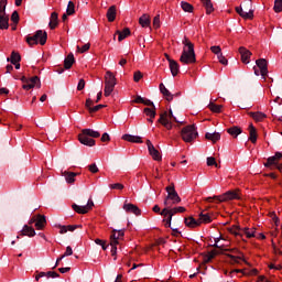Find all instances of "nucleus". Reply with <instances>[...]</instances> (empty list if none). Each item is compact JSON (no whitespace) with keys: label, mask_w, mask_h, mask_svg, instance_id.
Returning <instances> with one entry per match:
<instances>
[{"label":"nucleus","mask_w":282,"mask_h":282,"mask_svg":"<svg viewBox=\"0 0 282 282\" xmlns=\"http://www.w3.org/2000/svg\"><path fill=\"white\" fill-rule=\"evenodd\" d=\"M229 232L231 234V235H235V237H243V229H240L239 228V226H234L230 230H229Z\"/></svg>","instance_id":"40"},{"label":"nucleus","mask_w":282,"mask_h":282,"mask_svg":"<svg viewBox=\"0 0 282 282\" xmlns=\"http://www.w3.org/2000/svg\"><path fill=\"white\" fill-rule=\"evenodd\" d=\"M153 26L156 28V29L160 28V14L154 17Z\"/></svg>","instance_id":"63"},{"label":"nucleus","mask_w":282,"mask_h":282,"mask_svg":"<svg viewBox=\"0 0 282 282\" xmlns=\"http://www.w3.org/2000/svg\"><path fill=\"white\" fill-rule=\"evenodd\" d=\"M167 120H170V121H174V122H180L178 120H177V118L175 117V116H173V110H169V112H167Z\"/></svg>","instance_id":"57"},{"label":"nucleus","mask_w":282,"mask_h":282,"mask_svg":"<svg viewBox=\"0 0 282 282\" xmlns=\"http://www.w3.org/2000/svg\"><path fill=\"white\" fill-rule=\"evenodd\" d=\"M57 228H59V235H65L66 232H74V230H76L75 225H58Z\"/></svg>","instance_id":"30"},{"label":"nucleus","mask_w":282,"mask_h":282,"mask_svg":"<svg viewBox=\"0 0 282 282\" xmlns=\"http://www.w3.org/2000/svg\"><path fill=\"white\" fill-rule=\"evenodd\" d=\"M88 170L90 171V173H98V165H96V163H93L90 165H88Z\"/></svg>","instance_id":"60"},{"label":"nucleus","mask_w":282,"mask_h":282,"mask_svg":"<svg viewBox=\"0 0 282 282\" xmlns=\"http://www.w3.org/2000/svg\"><path fill=\"white\" fill-rule=\"evenodd\" d=\"M210 51L213 52V54H216V56L221 54V47L220 46H212Z\"/></svg>","instance_id":"58"},{"label":"nucleus","mask_w":282,"mask_h":282,"mask_svg":"<svg viewBox=\"0 0 282 282\" xmlns=\"http://www.w3.org/2000/svg\"><path fill=\"white\" fill-rule=\"evenodd\" d=\"M181 8H182V10L184 12H193V10H194L193 4H191V3L186 2V1H182L181 2Z\"/></svg>","instance_id":"42"},{"label":"nucleus","mask_w":282,"mask_h":282,"mask_svg":"<svg viewBox=\"0 0 282 282\" xmlns=\"http://www.w3.org/2000/svg\"><path fill=\"white\" fill-rule=\"evenodd\" d=\"M170 208H171V207L165 206V208L162 209V212L160 213V215H162V217H169V215H171Z\"/></svg>","instance_id":"59"},{"label":"nucleus","mask_w":282,"mask_h":282,"mask_svg":"<svg viewBox=\"0 0 282 282\" xmlns=\"http://www.w3.org/2000/svg\"><path fill=\"white\" fill-rule=\"evenodd\" d=\"M242 232L248 239H252V237H254V230L250 231V228H243Z\"/></svg>","instance_id":"45"},{"label":"nucleus","mask_w":282,"mask_h":282,"mask_svg":"<svg viewBox=\"0 0 282 282\" xmlns=\"http://www.w3.org/2000/svg\"><path fill=\"white\" fill-rule=\"evenodd\" d=\"M143 105H145L147 107H152L153 109H155V104H153V101H151V99H144L143 98Z\"/></svg>","instance_id":"61"},{"label":"nucleus","mask_w":282,"mask_h":282,"mask_svg":"<svg viewBox=\"0 0 282 282\" xmlns=\"http://www.w3.org/2000/svg\"><path fill=\"white\" fill-rule=\"evenodd\" d=\"M25 41L30 47L33 45H45L47 43V32L37 30L34 35H26Z\"/></svg>","instance_id":"4"},{"label":"nucleus","mask_w":282,"mask_h":282,"mask_svg":"<svg viewBox=\"0 0 282 282\" xmlns=\"http://www.w3.org/2000/svg\"><path fill=\"white\" fill-rule=\"evenodd\" d=\"M48 28H50V30H56V28H58V13L57 12L51 13Z\"/></svg>","instance_id":"22"},{"label":"nucleus","mask_w":282,"mask_h":282,"mask_svg":"<svg viewBox=\"0 0 282 282\" xmlns=\"http://www.w3.org/2000/svg\"><path fill=\"white\" fill-rule=\"evenodd\" d=\"M117 8L116 6H111L107 11V19L109 23H113L116 21Z\"/></svg>","instance_id":"28"},{"label":"nucleus","mask_w":282,"mask_h":282,"mask_svg":"<svg viewBox=\"0 0 282 282\" xmlns=\"http://www.w3.org/2000/svg\"><path fill=\"white\" fill-rule=\"evenodd\" d=\"M45 276H47L48 279H58V276H61V274H58L56 271H48L45 272Z\"/></svg>","instance_id":"49"},{"label":"nucleus","mask_w":282,"mask_h":282,"mask_svg":"<svg viewBox=\"0 0 282 282\" xmlns=\"http://www.w3.org/2000/svg\"><path fill=\"white\" fill-rule=\"evenodd\" d=\"M19 11H13L11 14V21L14 23H19Z\"/></svg>","instance_id":"56"},{"label":"nucleus","mask_w":282,"mask_h":282,"mask_svg":"<svg viewBox=\"0 0 282 282\" xmlns=\"http://www.w3.org/2000/svg\"><path fill=\"white\" fill-rule=\"evenodd\" d=\"M122 140H126V142H134L135 144H142V138L139 135L123 134Z\"/></svg>","instance_id":"26"},{"label":"nucleus","mask_w":282,"mask_h":282,"mask_svg":"<svg viewBox=\"0 0 282 282\" xmlns=\"http://www.w3.org/2000/svg\"><path fill=\"white\" fill-rule=\"evenodd\" d=\"M224 106L221 105H216L215 102H209L208 105V109H210V111H213L214 113H221V109Z\"/></svg>","instance_id":"39"},{"label":"nucleus","mask_w":282,"mask_h":282,"mask_svg":"<svg viewBox=\"0 0 282 282\" xmlns=\"http://www.w3.org/2000/svg\"><path fill=\"white\" fill-rule=\"evenodd\" d=\"M256 64L260 69L261 77L265 80L268 77V61H265V58H260L256 62Z\"/></svg>","instance_id":"12"},{"label":"nucleus","mask_w":282,"mask_h":282,"mask_svg":"<svg viewBox=\"0 0 282 282\" xmlns=\"http://www.w3.org/2000/svg\"><path fill=\"white\" fill-rule=\"evenodd\" d=\"M273 10L276 13L282 12V0H275L274 1Z\"/></svg>","instance_id":"44"},{"label":"nucleus","mask_w":282,"mask_h":282,"mask_svg":"<svg viewBox=\"0 0 282 282\" xmlns=\"http://www.w3.org/2000/svg\"><path fill=\"white\" fill-rule=\"evenodd\" d=\"M165 191L167 193V196L163 202L164 206H167V208H171V206L177 205L182 202L180 194H177V191H175V184L171 183L170 186L165 187Z\"/></svg>","instance_id":"3"},{"label":"nucleus","mask_w":282,"mask_h":282,"mask_svg":"<svg viewBox=\"0 0 282 282\" xmlns=\"http://www.w3.org/2000/svg\"><path fill=\"white\" fill-rule=\"evenodd\" d=\"M243 132V130H241V128L234 126L229 129H227V133H229V135H232V138H237L238 135H241V133Z\"/></svg>","instance_id":"32"},{"label":"nucleus","mask_w":282,"mask_h":282,"mask_svg":"<svg viewBox=\"0 0 282 282\" xmlns=\"http://www.w3.org/2000/svg\"><path fill=\"white\" fill-rule=\"evenodd\" d=\"M7 7H8V0H0V14H6Z\"/></svg>","instance_id":"46"},{"label":"nucleus","mask_w":282,"mask_h":282,"mask_svg":"<svg viewBox=\"0 0 282 282\" xmlns=\"http://www.w3.org/2000/svg\"><path fill=\"white\" fill-rule=\"evenodd\" d=\"M100 132L93 129H83L82 133L78 134V141L85 147H96V140L91 138H98Z\"/></svg>","instance_id":"2"},{"label":"nucleus","mask_w":282,"mask_h":282,"mask_svg":"<svg viewBox=\"0 0 282 282\" xmlns=\"http://www.w3.org/2000/svg\"><path fill=\"white\" fill-rule=\"evenodd\" d=\"M213 199H217L219 203H221V202H230L232 199H241V198L239 197V193L235 191H228L220 196L207 197L205 200L213 202Z\"/></svg>","instance_id":"9"},{"label":"nucleus","mask_w":282,"mask_h":282,"mask_svg":"<svg viewBox=\"0 0 282 282\" xmlns=\"http://www.w3.org/2000/svg\"><path fill=\"white\" fill-rule=\"evenodd\" d=\"M46 224H47V219L45 218V216L39 214L37 218L35 219L36 230H43V228H45Z\"/></svg>","instance_id":"19"},{"label":"nucleus","mask_w":282,"mask_h":282,"mask_svg":"<svg viewBox=\"0 0 282 282\" xmlns=\"http://www.w3.org/2000/svg\"><path fill=\"white\" fill-rule=\"evenodd\" d=\"M236 12L241 17L242 19H254V11L252 9H249V11H243L241 7H236Z\"/></svg>","instance_id":"16"},{"label":"nucleus","mask_w":282,"mask_h":282,"mask_svg":"<svg viewBox=\"0 0 282 282\" xmlns=\"http://www.w3.org/2000/svg\"><path fill=\"white\" fill-rule=\"evenodd\" d=\"M184 47L183 52L181 54L180 61L183 63V65H191L193 63H197V58L195 55V45L188 37L184 36L182 41Z\"/></svg>","instance_id":"1"},{"label":"nucleus","mask_w":282,"mask_h":282,"mask_svg":"<svg viewBox=\"0 0 282 282\" xmlns=\"http://www.w3.org/2000/svg\"><path fill=\"white\" fill-rule=\"evenodd\" d=\"M123 210L129 213V214H132V215H135L137 217L142 215V210H140L138 208V206H135L134 204H131V203H127V200L124 202L123 204Z\"/></svg>","instance_id":"14"},{"label":"nucleus","mask_w":282,"mask_h":282,"mask_svg":"<svg viewBox=\"0 0 282 282\" xmlns=\"http://www.w3.org/2000/svg\"><path fill=\"white\" fill-rule=\"evenodd\" d=\"M116 75L111 73L110 70L106 72L105 75V89H104V96L109 97L113 93V89H116Z\"/></svg>","instance_id":"5"},{"label":"nucleus","mask_w":282,"mask_h":282,"mask_svg":"<svg viewBox=\"0 0 282 282\" xmlns=\"http://www.w3.org/2000/svg\"><path fill=\"white\" fill-rule=\"evenodd\" d=\"M10 28V17L6 13H0V30Z\"/></svg>","instance_id":"20"},{"label":"nucleus","mask_w":282,"mask_h":282,"mask_svg":"<svg viewBox=\"0 0 282 282\" xmlns=\"http://www.w3.org/2000/svg\"><path fill=\"white\" fill-rule=\"evenodd\" d=\"M105 107H107L106 105H97L95 107H93V109H90V113H96V111H100V109H105Z\"/></svg>","instance_id":"55"},{"label":"nucleus","mask_w":282,"mask_h":282,"mask_svg":"<svg viewBox=\"0 0 282 282\" xmlns=\"http://www.w3.org/2000/svg\"><path fill=\"white\" fill-rule=\"evenodd\" d=\"M72 254H74V250H72V248L68 246L66 247V251L65 253L63 254V257H72Z\"/></svg>","instance_id":"64"},{"label":"nucleus","mask_w":282,"mask_h":282,"mask_svg":"<svg viewBox=\"0 0 282 282\" xmlns=\"http://www.w3.org/2000/svg\"><path fill=\"white\" fill-rule=\"evenodd\" d=\"M248 116L252 118L256 122H263L268 116L261 111L258 112H248Z\"/></svg>","instance_id":"24"},{"label":"nucleus","mask_w":282,"mask_h":282,"mask_svg":"<svg viewBox=\"0 0 282 282\" xmlns=\"http://www.w3.org/2000/svg\"><path fill=\"white\" fill-rule=\"evenodd\" d=\"M184 224H185V226H187V228H197V227L202 226V223L196 220L193 216L185 217Z\"/></svg>","instance_id":"18"},{"label":"nucleus","mask_w":282,"mask_h":282,"mask_svg":"<svg viewBox=\"0 0 282 282\" xmlns=\"http://www.w3.org/2000/svg\"><path fill=\"white\" fill-rule=\"evenodd\" d=\"M182 140L184 142H193L198 135L195 124L186 126L181 130Z\"/></svg>","instance_id":"7"},{"label":"nucleus","mask_w":282,"mask_h":282,"mask_svg":"<svg viewBox=\"0 0 282 282\" xmlns=\"http://www.w3.org/2000/svg\"><path fill=\"white\" fill-rule=\"evenodd\" d=\"M124 230L113 229L110 235V246H111V254L116 257L118 254V245L120 243V239H123Z\"/></svg>","instance_id":"6"},{"label":"nucleus","mask_w":282,"mask_h":282,"mask_svg":"<svg viewBox=\"0 0 282 282\" xmlns=\"http://www.w3.org/2000/svg\"><path fill=\"white\" fill-rule=\"evenodd\" d=\"M158 122H160V124L165 127V129H167L169 131H171V129H173V122L171 120H169V112H166V111L162 112L160 115Z\"/></svg>","instance_id":"13"},{"label":"nucleus","mask_w":282,"mask_h":282,"mask_svg":"<svg viewBox=\"0 0 282 282\" xmlns=\"http://www.w3.org/2000/svg\"><path fill=\"white\" fill-rule=\"evenodd\" d=\"M20 235H21V237H35L36 231L34 230V228H32L28 225H24Z\"/></svg>","instance_id":"23"},{"label":"nucleus","mask_w":282,"mask_h":282,"mask_svg":"<svg viewBox=\"0 0 282 282\" xmlns=\"http://www.w3.org/2000/svg\"><path fill=\"white\" fill-rule=\"evenodd\" d=\"M20 80L23 83L22 88L26 91H29V89H34L35 87L41 89V78H39V76H33L31 78L22 76L20 77Z\"/></svg>","instance_id":"8"},{"label":"nucleus","mask_w":282,"mask_h":282,"mask_svg":"<svg viewBox=\"0 0 282 282\" xmlns=\"http://www.w3.org/2000/svg\"><path fill=\"white\" fill-rule=\"evenodd\" d=\"M257 128H254V126L251 123L249 126V140L252 142V144H257Z\"/></svg>","instance_id":"29"},{"label":"nucleus","mask_w":282,"mask_h":282,"mask_svg":"<svg viewBox=\"0 0 282 282\" xmlns=\"http://www.w3.org/2000/svg\"><path fill=\"white\" fill-rule=\"evenodd\" d=\"M139 23L143 28H149V25H151V19L149 18V15L143 14L140 17Z\"/></svg>","instance_id":"35"},{"label":"nucleus","mask_w":282,"mask_h":282,"mask_svg":"<svg viewBox=\"0 0 282 282\" xmlns=\"http://www.w3.org/2000/svg\"><path fill=\"white\" fill-rule=\"evenodd\" d=\"M8 63H11L12 65H17V63H21V55L17 52L11 53V57L7 58Z\"/></svg>","instance_id":"33"},{"label":"nucleus","mask_w":282,"mask_h":282,"mask_svg":"<svg viewBox=\"0 0 282 282\" xmlns=\"http://www.w3.org/2000/svg\"><path fill=\"white\" fill-rule=\"evenodd\" d=\"M217 58H218V61H219V63H220L221 65H228V59L224 56L223 53H220L219 55H217Z\"/></svg>","instance_id":"51"},{"label":"nucleus","mask_w":282,"mask_h":282,"mask_svg":"<svg viewBox=\"0 0 282 282\" xmlns=\"http://www.w3.org/2000/svg\"><path fill=\"white\" fill-rule=\"evenodd\" d=\"M72 208L75 210V213H78V215H87V213L94 208V200L88 199L86 206L73 204Z\"/></svg>","instance_id":"10"},{"label":"nucleus","mask_w":282,"mask_h":282,"mask_svg":"<svg viewBox=\"0 0 282 282\" xmlns=\"http://www.w3.org/2000/svg\"><path fill=\"white\" fill-rule=\"evenodd\" d=\"M76 63V58H74V53H69L67 57L64 59V68L72 69V65Z\"/></svg>","instance_id":"27"},{"label":"nucleus","mask_w":282,"mask_h":282,"mask_svg":"<svg viewBox=\"0 0 282 282\" xmlns=\"http://www.w3.org/2000/svg\"><path fill=\"white\" fill-rule=\"evenodd\" d=\"M109 187L112 189L122 191V188H124V185L120 183H115V184H110Z\"/></svg>","instance_id":"54"},{"label":"nucleus","mask_w":282,"mask_h":282,"mask_svg":"<svg viewBox=\"0 0 282 282\" xmlns=\"http://www.w3.org/2000/svg\"><path fill=\"white\" fill-rule=\"evenodd\" d=\"M159 88L161 94L166 98V100L171 102V100H173L175 95L171 94V91L162 83L159 85Z\"/></svg>","instance_id":"25"},{"label":"nucleus","mask_w":282,"mask_h":282,"mask_svg":"<svg viewBox=\"0 0 282 282\" xmlns=\"http://www.w3.org/2000/svg\"><path fill=\"white\" fill-rule=\"evenodd\" d=\"M165 56L170 63V72L172 76H177V74H180V64L175 59H172L169 55Z\"/></svg>","instance_id":"17"},{"label":"nucleus","mask_w":282,"mask_h":282,"mask_svg":"<svg viewBox=\"0 0 282 282\" xmlns=\"http://www.w3.org/2000/svg\"><path fill=\"white\" fill-rule=\"evenodd\" d=\"M66 13L68 14V17H72V14L76 13V4H74L73 1L68 2Z\"/></svg>","instance_id":"41"},{"label":"nucleus","mask_w":282,"mask_h":282,"mask_svg":"<svg viewBox=\"0 0 282 282\" xmlns=\"http://www.w3.org/2000/svg\"><path fill=\"white\" fill-rule=\"evenodd\" d=\"M239 54L241 56V62L245 65H248V63H250V57L252 56V52H250L248 48L241 46L239 48Z\"/></svg>","instance_id":"15"},{"label":"nucleus","mask_w":282,"mask_h":282,"mask_svg":"<svg viewBox=\"0 0 282 282\" xmlns=\"http://www.w3.org/2000/svg\"><path fill=\"white\" fill-rule=\"evenodd\" d=\"M86 109H88L89 113H91V109H94V100L87 99L85 104Z\"/></svg>","instance_id":"50"},{"label":"nucleus","mask_w":282,"mask_h":282,"mask_svg":"<svg viewBox=\"0 0 282 282\" xmlns=\"http://www.w3.org/2000/svg\"><path fill=\"white\" fill-rule=\"evenodd\" d=\"M199 224H210L213 221V218H210V215L200 213L199 214Z\"/></svg>","instance_id":"38"},{"label":"nucleus","mask_w":282,"mask_h":282,"mask_svg":"<svg viewBox=\"0 0 282 282\" xmlns=\"http://www.w3.org/2000/svg\"><path fill=\"white\" fill-rule=\"evenodd\" d=\"M205 138L206 140H210L215 144V142H219V140H221V134L219 132H214V133L207 132L205 134Z\"/></svg>","instance_id":"31"},{"label":"nucleus","mask_w":282,"mask_h":282,"mask_svg":"<svg viewBox=\"0 0 282 282\" xmlns=\"http://www.w3.org/2000/svg\"><path fill=\"white\" fill-rule=\"evenodd\" d=\"M118 34V41L122 42L127 36H131V30L129 28H126L123 31H117Z\"/></svg>","instance_id":"34"},{"label":"nucleus","mask_w":282,"mask_h":282,"mask_svg":"<svg viewBox=\"0 0 282 282\" xmlns=\"http://www.w3.org/2000/svg\"><path fill=\"white\" fill-rule=\"evenodd\" d=\"M62 175L63 177H65L67 184H74L76 182V176L78 175V173L64 171L62 172Z\"/></svg>","instance_id":"21"},{"label":"nucleus","mask_w":282,"mask_h":282,"mask_svg":"<svg viewBox=\"0 0 282 282\" xmlns=\"http://www.w3.org/2000/svg\"><path fill=\"white\" fill-rule=\"evenodd\" d=\"M278 163H279V161L276 160V156H270L267 159L264 166L267 169H272V166H276Z\"/></svg>","instance_id":"37"},{"label":"nucleus","mask_w":282,"mask_h":282,"mask_svg":"<svg viewBox=\"0 0 282 282\" xmlns=\"http://www.w3.org/2000/svg\"><path fill=\"white\" fill-rule=\"evenodd\" d=\"M207 166H216V169H217L219 165L217 164V161L215 160V158L208 156L207 158Z\"/></svg>","instance_id":"47"},{"label":"nucleus","mask_w":282,"mask_h":282,"mask_svg":"<svg viewBox=\"0 0 282 282\" xmlns=\"http://www.w3.org/2000/svg\"><path fill=\"white\" fill-rule=\"evenodd\" d=\"M226 257L231 260V263H239V260H241V257L232 256L230 253H227Z\"/></svg>","instance_id":"52"},{"label":"nucleus","mask_w":282,"mask_h":282,"mask_svg":"<svg viewBox=\"0 0 282 282\" xmlns=\"http://www.w3.org/2000/svg\"><path fill=\"white\" fill-rule=\"evenodd\" d=\"M147 147L150 155L155 160L156 162L162 161V154H160V151L155 149V145L151 142V140H147Z\"/></svg>","instance_id":"11"},{"label":"nucleus","mask_w":282,"mask_h":282,"mask_svg":"<svg viewBox=\"0 0 282 282\" xmlns=\"http://www.w3.org/2000/svg\"><path fill=\"white\" fill-rule=\"evenodd\" d=\"M83 89H85V79H79L77 90L83 91Z\"/></svg>","instance_id":"62"},{"label":"nucleus","mask_w":282,"mask_h":282,"mask_svg":"<svg viewBox=\"0 0 282 282\" xmlns=\"http://www.w3.org/2000/svg\"><path fill=\"white\" fill-rule=\"evenodd\" d=\"M89 47H91V44H89V43L83 45L82 48H80V46H77V52H79L80 54H85V52H87L89 50Z\"/></svg>","instance_id":"48"},{"label":"nucleus","mask_w":282,"mask_h":282,"mask_svg":"<svg viewBox=\"0 0 282 282\" xmlns=\"http://www.w3.org/2000/svg\"><path fill=\"white\" fill-rule=\"evenodd\" d=\"M133 80H134V83H140V80H142V72L137 70L134 73Z\"/></svg>","instance_id":"53"},{"label":"nucleus","mask_w":282,"mask_h":282,"mask_svg":"<svg viewBox=\"0 0 282 282\" xmlns=\"http://www.w3.org/2000/svg\"><path fill=\"white\" fill-rule=\"evenodd\" d=\"M202 3L204 8H206L207 14H210L212 12L215 11V8L213 7V1L212 0H202Z\"/></svg>","instance_id":"36"},{"label":"nucleus","mask_w":282,"mask_h":282,"mask_svg":"<svg viewBox=\"0 0 282 282\" xmlns=\"http://www.w3.org/2000/svg\"><path fill=\"white\" fill-rule=\"evenodd\" d=\"M143 112L145 113V116H149V118H155V116L158 115L155 112V107L154 108H144Z\"/></svg>","instance_id":"43"}]
</instances>
